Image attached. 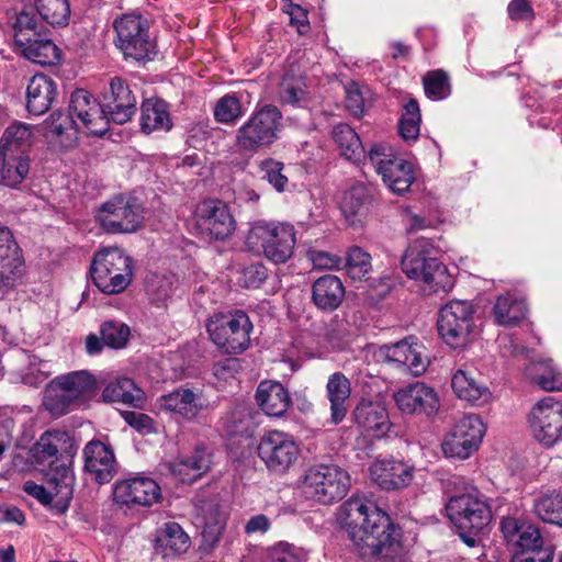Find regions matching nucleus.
I'll return each mask as SVG.
<instances>
[{"mask_svg":"<svg viewBox=\"0 0 562 562\" xmlns=\"http://www.w3.org/2000/svg\"><path fill=\"white\" fill-rule=\"evenodd\" d=\"M338 521L362 558L401 559L403 531L374 503L351 497L339 508Z\"/></svg>","mask_w":562,"mask_h":562,"instance_id":"1","label":"nucleus"},{"mask_svg":"<svg viewBox=\"0 0 562 562\" xmlns=\"http://www.w3.org/2000/svg\"><path fill=\"white\" fill-rule=\"evenodd\" d=\"M447 517L460 539L470 548L491 524L493 514L486 497L477 490L451 495L446 502Z\"/></svg>","mask_w":562,"mask_h":562,"instance_id":"2","label":"nucleus"},{"mask_svg":"<svg viewBox=\"0 0 562 562\" xmlns=\"http://www.w3.org/2000/svg\"><path fill=\"white\" fill-rule=\"evenodd\" d=\"M98 395L97 378L86 370L55 376L47 385L43 404L54 416H63L88 404Z\"/></svg>","mask_w":562,"mask_h":562,"instance_id":"3","label":"nucleus"},{"mask_svg":"<svg viewBox=\"0 0 562 562\" xmlns=\"http://www.w3.org/2000/svg\"><path fill=\"white\" fill-rule=\"evenodd\" d=\"M92 283L104 294H120L133 281V259L119 247L98 250L89 268Z\"/></svg>","mask_w":562,"mask_h":562,"instance_id":"4","label":"nucleus"},{"mask_svg":"<svg viewBox=\"0 0 562 562\" xmlns=\"http://www.w3.org/2000/svg\"><path fill=\"white\" fill-rule=\"evenodd\" d=\"M78 445L74 436L61 429H48L44 431L31 448V454L37 465L47 467V476L68 477L71 474L74 458L77 454Z\"/></svg>","mask_w":562,"mask_h":562,"instance_id":"5","label":"nucleus"},{"mask_svg":"<svg viewBox=\"0 0 562 562\" xmlns=\"http://www.w3.org/2000/svg\"><path fill=\"white\" fill-rule=\"evenodd\" d=\"M205 328L221 352L239 355L250 346L254 325L245 311L233 310L211 315L205 322Z\"/></svg>","mask_w":562,"mask_h":562,"instance_id":"6","label":"nucleus"},{"mask_svg":"<svg viewBox=\"0 0 562 562\" xmlns=\"http://www.w3.org/2000/svg\"><path fill=\"white\" fill-rule=\"evenodd\" d=\"M15 52L41 66H52L59 61L60 50L45 33L37 30L35 14L22 11L13 24Z\"/></svg>","mask_w":562,"mask_h":562,"instance_id":"7","label":"nucleus"},{"mask_svg":"<svg viewBox=\"0 0 562 562\" xmlns=\"http://www.w3.org/2000/svg\"><path fill=\"white\" fill-rule=\"evenodd\" d=\"M246 244L250 249L261 251L269 261L285 263L294 254L295 229L288 223L258 222L250 228Z\"/></svg>","mask_w":562,"mask_h":562,"instance_id":"8","label":"nucleus"},{"mask_svg":"<svg viewBox=\"0 0 562 562\" xmlns=\"http://www.w3.org/2000/svg\"><path fill=\"white\" fill-rule=\"evenodd\" d=\"M401 266L409 279L424 282L432 292H448L453 286L447 267L438 258L430 256L424 240H417L407 247Z\"/></svg>","mask_w":562,"mask_h":562,"instance_id":"9","label":"nucleus"},{"mask_svg":"<svg viewBox=\"0 0 562 562\" xmlns=\"http://www.w3.org/2000/svg\"><path fill=\"white\" fill-rule=\"evenodd\" d=\"M282 113L278 106L266 104L255 110L236 131L235 144L245 153H257L279 138Z\"/></svg>","mask_w":562,"mask_h":562,"instance_id":"10","label":"nucleus"},{"mask_svg":"<svg viewBox=\"0 0 562 562\" xmlns=\"http://www.w3.org/2000/svg\"><path fill=\"white\" fill-rule=\"evenodd\" d=\"M113 27L116 33V46L125 59L146 63L155 58L156 43L149 36L147 19L140 14H123L114 21Z\"/></svg>","mask_w":562,"mask_h":562,"instance_id":"11","label":"nucleus"},{"mask_svg":"<svg viewBox=\"0 0 562 562\" xmlns=\"http://www.w3.org/2000/svg\"><path fill=\"white\" fill-rule=\"evenodd\" d=\"M349 487L348 472L335 464H317L308 468L301 486L305 498L324 505L341 501Z\"/></svg>","mask_w":562,"mask_h":562,"instance_id":"12","label":"nucleus"},{"mask_svg":"<svg viewBox=\"0 0 562 562\" xmlns=\"http://www.w3.org/2000/svg\"><path fill=\"white\" fill-rule=\"evenodd\" d=\"M476 307L471 301L451 300L438 312L437 330L451 348H462L472 340L475 330Z\"/></svg>","mask_w":562,"mask_h":562,"instance_id":"13","label":"nucleus"},{"mask_svg":"<svg viewBox=\"0 0 562 562\" xmlns=\"http://www.w3.org/2000/svg\"><path fill=\"white\" fill-rule=\"evenodd\" d=\"M144 220L143 203L133 195L117 194L103 203L97 221L108 234H130L140 228Z\"/></svg>","mask_w":562,"mask_h":562,"instance_id":"14","label":"nucleus"},{"mask_svg":"<svg viewBox=\"0 0 562 562\" xmlns=\"http://www.w3.org/2000/svg\"><path fill=\"white\" fill-rule=\"evenodd\" d=\"M257 453L269 472L284 474L297 461L300 447L292 435L269 430L260 437Z\"/></svg>","mask_w":562,"mask_h":562,"instance_id":"15","label":"nucleus"},{"mask_svg":"<svg viewBox=\"0 0 562 562\" xmlns=\"http://www.w3.org/2000/svg\"><path fill=\"white\" fill-rule=\"evenodd\" d=\"M368 159L392 192L402 194L409 190L415 180L411 162L387 154L386 148L380 144L370 147Z\"/></svg>","mask_w":562,"mask_h":562,"instance_id":"16","label":"nucleus"},{"mask_svg":"<svg viewBox=\"0 0 562 562\" xmlns=\"http://www.w3.org/2000/svg\"><path fill=\"white\" fill-rule=\"evenodd\" d=\"M484 434L483 420L474 414L465 415L445 438L442 451L448 458L467 459L479 449Z\"/></svg>","mask_w":562,"mask_h":562,"instance_id":"17","label":"nucleus"},{"mask_svg":"<svg viewBox=\"0 0 562 562\" xmlns=\"http://www.w3.org/2000/svg\"><path fill=\"white\" fill-rule=\"evenodd\" d=\"M530 427L537 441L553 446L562 438V403L552 396L539 401L531 411Z\"/></svg>","mask_w":562,"mask_h":562,"instance_id":"18","label":"nucleus"},{"mask_svg":"<svg viewBox=\"0 0 562 562\" xmlns=\"http://www.w3.org/2000/svg\"><path fill=\"white\" fill-rule=\"evenodd\" d=\"M68 109L78 121L81 132L102 137L108 132L106 114L102 104L85 89H76L71 95Z\"/></svg>","mask_w":562,"mask_h":562,"instance_id":"19","label":"nucleus"},{"mask_svg":"<svg viewBox=\"0 0 562 562\" xmlns=\"http://www.w3.org/2000/svg\"><path fill=\"white\" fill-rule=\"evenodd\" d=\"M161 499V490L157 482L147 476H133L116 481L113 485V501L121 506L150 507Z\"/></svg>","mask_w":562,"mask_h":562,"instance_id":"20","label":"nucleus"},{"mask_svg":"<svg viewBox=\"0 0 562 562\" xmlns=\"http://www.w3.org/2000/svg\"><path fill=\"white\" fill-rule=\"evenodd\" d=\"M136 95L132 86L121 77L110 80L108 89L103 92V112L106 114L108 124H125L136 113Z\"/></svg>","mask_w":562,"mask_h":562,"instance_id":"21","label":"nucleus"},{"mask_svg":"<svg viewBox=\"0 0 562 562\" xmlns=\"http://www.w3.org/2000/svg\"><path fill=\"white\" fill-rule=\"evenodd\" d=\"M23 267L24 259L11 229L0 223V297L16 286Z\"/></svg>","mask_w":562,"mask_h":562,"instance_id":"22","label":"nucleus"},{"mask_svg":"<svg viewBox=\"0 0 562 562\" xmlns=\"http://www.w3.org/2000/svg\"><path fill=\"white\" fill-rule=\"evenodd\" d=\"M425 347L414 336L406 337L393 345H384L380 355L384 361L397 369L409 371L413 375H420L426 371L427 362L424 356Z\"/></svg>","mask_w":562,"mask_h":562,"instance_id":"23","label":"nucleus"},{"mask_svg":"<svg viewBox=\"0 0 562 562\" xmlns=\"http://www.w3.org/2000/svg\"><path fill=\"white\" fill-rule=\"evenodd\" d=\"M398 409L404 414L432 416L437 414L440 402L436 391L423 382H415L394 394Z\"/></svg>","mask_w":562,"mask_h":562,"instance_id":"24","label":"nucleus"},{"mask_svg":"<svg viewBox=\"0 0 562 562\" xmlns=\"http://www.w3.org/2000/svg\"><path fill=\"white\" fill-rule=\"evenodd\" d=\"M83 460L85 471L100 485L111 482L117 472L112 447L99 439H92L85 446Z\"/></svg>","mask_w":562,"mask_h":562,"instance_id":"25","label":"nucleus"},{"mask_svg":"<svg viewBox=\"0 0 562 562\" xmlns=\"http://www.w3.org/2000/svg\"><path fill=\"white\" fill-rule=\"evenodd\" d=\"M352 422L366 436L381 438L391 427L387 409L380 401L362 397L351 413Z\"/></svg>","mask_w":562,"mask_h":562,"instance_id":"26","label":"nucleus"},{"mask_svg":"<svg viewBox=\"0 0 562 562\" xmlns=\"http://www.w3.org/2000/svg\"><path fill=\"white\" fill-rule=\"evenodd\" d=\"M160 406L187 420L195 419L209 407V402L201 389L190 387L189 383L180 385L160 397Z\"/></svg>","mask_w":562,"mask_h":562,"instance_id":"27","label":"nucleus"},{"mask_svg":"<svg viewBox=\"0 0 562 562\" xmlns=\"http://www.w3.org/2000/svg\"><path fill=\"white\" fill-rule=\"evenodd\" d=\"M198 225L211 239L225 240L235 231V221L227 205L218 200L202 204L198 213Z\"/></svg>","mask_w":562,"mask_h":562,"instance_id":"28","label":"nucleus"},{"mask_svg":"<svg viewBox=\"0 0 562 562\" xmlns=\"http://www.w3.org/2000/svg\"><path fill=\"white\" fill-rule=\"evenodd\" d=\"M373 482L384 491L406 487L414 477V467L396 459L375 460L370 467Z\"/></svg>","mask_w":562,"mask_h":562,"instance_id":"29","label":"nucleus"},{"mask_svg":"<svg viewBox=\"0 0 562 562\" xmlns=\"http://www.w3.org/2000/svg\"><path fill=\"white\" fill-rule=\"evenodd\" d=\"M372 200L371 191L363 182H356L344 193L340 211L350 226L363 225Z\"/></svg>","mask_w":562,"mask_h":562,"instance_id":"30","label":"nucleus"},{"mask_svg":"<svg viewBox=\"0 0 562 562\" xmlns=\"http://www.w3.org/2000/svg\"><path fill=\"white\" fill-rule=\"evenodd\" d=\"M57 97V83L49 76L34 75L26 87V109L33 115L46 113Z\"/></svg>","mask_w":562,"mask_h":562,"instance_id":"31","label":"nucleus"},{"mask_svg":"<svg viewBox=\"0 0 562 562\" xmlns=\"http://www.w3.org/2000/svg\"><path fill=\"white\" fill-rule=\"evenodd\" d=\"M350 395V380L340 371L331 373L326 383V398L329 402L330 424L339 425L346 418Z\"/></svg>","mask_w":562,"mask_h":562,"instance_id":"32","label":"nucleus"},{"mask_svg":"<svg viewBox=\"0 0 562 562\" xmlns=\"http://www.w3.org/2000/svg\"><path fill=\"white\" fill-rule=\"evenodd\" d=\"M256 401L267 415L273 417L283 416L292 404L289 391L277 381L260 382L256 391Z\"/></svg>","mask_w":562,"mask_h":562,"instance_id":"33","label":"nucleus"},{"mask_svg":"<svg viewBox=\"0 0 562 562\" xmlns=\"http://www.w3.org/2000/svg\"><path fill=\"white\" fill-rule=\"evenodd\" d=\"M345 288L341 280L334 274L317 278L312 284V302L323 312H334L342 303Z\"/></svg>","mask_w":562,"mask_h":562,"instance_id":"34","label":"nucleus"},{"mask_svg":"<svg viewBox=\"0 0 562 562\" xmlns=\"http://www.w3.org/2000/svg\"><path fill=\"white\" fill-rule=\"evenodd\" d=\"M102 401L110 404H122L133 408H142L145 392L130 378L110 381L102 391Z\"/></svg>","mask_w":562,"mask_h":562,"instance_id":"35","label":"nucleus"},{"mask_svg":"<svg viewBox=\"0 0 562 562\" xmlns=\"http://www.w3.org/2000/svg\"><path fill=\"white\" fill-rule=\"evenodd\" d=\"M140 130L145 134L155 131H169L172 126L169 105L159 98L145 99L140 105Z\"/></svg>","mask_w":562,"mask_h":562,"instance_id":"36","label":"nucleus"},{"mask_svg":"<svg viewBox=\"0 0 562 562\" xmlns=\"http://www.w3.org/2000/svg\"><path fill=\"white\" fill-rule=\"evenodd\" d=\"M331 138L337 145L340 155L347 160L359 164L368 158V153L356 133L347 123H338L331 130Z\"/></svg>","mask_w":562,"mask_h":562,"instance_id":"37","label":"nucleus"},{"mask_svg":"<svg viewBox=\"0 0 562 562\" xmlns=\"http://www.w3.org/2000/svg\"><path fill=\"white\" fill-rule=\"evenodd\" d=\"M451 387L454 394L472 404L486 402L491 393L486 386L476 381L473 372L459 369L451 379Z\"/></svg>","mask_w":562,"mask_h":562,"instance_id":"38","label":"nucleus"},{"mask_svg":"<svg viewBox=\"0 0 562 562\" xmlns=\"http://www.w3.org/2000/svg\"><path fill=\"white\" fill-rule=\"evenodd\" d=\"M492 315L499 326H516L526 317L527 304L513 294L499 295L493 306Z\"/></svg>","mask_w":562,"mask_h":562,"instance_id":"39","label":"nucleus"},{"mask_svg":"<svg viewBox=\"0 0 562 562\" xmlns=\"http://www.w3.org/2000/svg\"><path fill=\"white\" fill-rule=\"evenodd\" d=\"M30 170L29 156H20L0 149V179L8 187L19 186Z\"/></svg>","mask_w":562,"mask_h":562,"instance_id":"40","label":"nucleus"},{"mask_svg":"<svg viewBox=\"0 0 562 562\" xmlns=\"http://www.w3.org/2000/svg\"><path fill=\"white\" fill-rule=\"evenodd\" d=\"M31 145L32 131L24 123H15L7 127L0 139V149L12 151L20 156H27Z\"/></svg>","mask_w":562,"mask_h":562,"instance_id":"41","label":"nucleus"},{"mask_svg":"<svg viewBox=\"0 0 562 562\" xmlns=\"http://www.w3.org/2000/svg\"><path fill=\"white\" fill-rule=\"evenodd\" d=\"M212 464V453L204 445H198L190 456L182 458L179 462L173 464V472L182 475L187 470L193 471L192 477L189 481H195L205 474Z\"/></svg>","mask_w":562,"mask_h":562,"instance_id":"42","label":"nucleus"},{"mask_svg":"<svg viewBox=\"0 0 562 562\" xmlns=\"http://www.w3.org/2000/svg\"><path fill=\"white\" fill-rule=\"evenodd\" d=\"M244 114L245 109L236 92H229L221 97L213 110L214 120L226 125H235Z\"/></svg>","mask_w":562,"mask_h":562,"instance_id":"43","label":"nucleus"},{"mask_svg":"<svg viewBox=\"0 0 562 562\" xmlns=\"http://www.w3.org/2000/svg\"><path fill=\"white\" fill-rule=\"evenodd\" d=\"M40 16L53 26L67 25L70 18L68 0H34Z\"/></svg>","mask_w":562,"mask_h":562,"instance_id":"44","label":"nucleus"},{"mask_svg":"<svg viewBox=\"0 0 562 562\" xmlns=\"http://www.w3.org/2000/svg\"><path fill=\"white\" fill-rule=\"evenodd\" d=\"M156 542L172 553L180 554L188 550L190 538L178 522L169 521L159 530Z\"/></svg>","mask_w":562,"mask_h":562,"instance_id":"45","label":"nucleus"},{"mask_svg":"<svg viewBox=\"0 0 562 562\" xmlns=\"http://www.w3.org/2000/svg\"><path fill=\"white\" fill-rule=\"evenodd\" d=\"M425 94L435 101L447 99L452 91L450 77L443 69L427 71L423 77Z\"/></svg>","mask_w":562,"mask_h":562,"instance_id":"46","label":"nucleus"},{"mask_svg":"<svg viewBox=\"0 0 562 562\" xmlns=\"http://www.w3.org/2000/svg\"><path fill=\"white\" fill-rule=\"evenodd\" d=\"M285 165L274 158L268 157L258 165V172L277 192H284L289 184V178L284 172Z\"/></svg>","mask_w":562,"mask_h":562,"instance_id":"47","label":"nucleus"},{"mask_svg":"<svg viewBox=\"0 0 562 562\" xmlns=\"http://www.w3.org/2000/svg\"><path fill=\"white\" fill-rule=\"evenodd\" d=\"M535 512L542 521L562 527V495H543L535 502Z\"/></svg>","mask_w":562,"mask_h":562,"instance_id":"48","label":"nucleus"},{"mask_svg":"<svg viewBox=\"0 0 562 562\" xmlns=\"http://www.w3.org/2000/svg\"><path fill=\"white\" fill-rule=\"evenodd\" d=\"M371 268L370 254L358 246H352L348 249L346 256V271L352 280L362 281L367 279Z\"/></svg>","mask_w":562,"mask_h":562,"instance_id":"49","label":"nucleus"},{"mask_svg":"<svg viewBox=\"0 0 562 562\" xmlns=\"http://www.w3.org/2000/svg\"><path fill=\"white\" fill-rule=\"evenodd\" d=\"M68 477L56 476L50 477L49 482L55 485L56 493L53 496V502L48 506L55 515H64L69 506L72 498V482L74 473L67 474Z\"/></svg>","mask_w":562,"mask_h":562,"instance_id":"50","label":"nucleus"},{"mask_svg":"<svg viewBox=\"0 0 562 562\" xmlns=\"http://www.w3.org/2000/svg\"><path fill=\"white\" fill-rule=\"evenodd\" d=\"M100 335L106 347L111 349L124 348L131 336L130 326L119 321H105L100 326Z\"/></svg>","mask_w":562,"mask_h":562,"instance_id":"51","label":"nucleus"},{"mask_svg":"<svg viewBox=\"0 0 562 562\" xmlns=\"http://www.w3.org/2000/svg\"><path fill=\"white\" fill-rule=\"evenodd\" d=\"M45 128L55 136H61L68 132H72L74 134L81 132L78 121L72 117L69 110L68 112L61 110L54 111L45 121Z\"/></svg>","mask_w":562,"mask_h":562,"instance_id":"52","label":"nucleus"},{"mask_svg":"<svg viewBox=\"0 0 562 562\" xmlns=\"http://www.w3.org/2000/svg\"><path fill=\"white\" fill-rule=\"evenodd\" d=\"M533 551L540 552V550H553L551 544H546L544 540L541 536L540 530L532 526L528 525L522 528L520 535H518L517 540L513 543V551Z\"/></svg>","mask_w":562,"mask_h":562,"instance_id":"53","label":"nucleus"},{"mask_svg":"<svg viewBox=\"0 0 562 562\" xmlns=\"http://www.w3.org/2000/svg\"><path fill=\"white\" fill-rule=\"evenodd\" d=\"M281 10L289 15L290 25L296 29L299 35H306L311 31L308 11L292 0H282Z\"/></svg>","mask_w":562,"mask_h":562,"instance_id":"54","label":"nucleus"},{"mask_svg":"<svg viewBox=\"0 0 562 562\" xmlns=\"http://www.w3.org/2000/svg\"><path fill=\"white\" fill-rule=\"evenodd\" d=\"M305 90L300 80L284 76L280 85L279 99L282 104L297 106L305 98Z\"/></svg>","mask_w":562,"mask_h":562,"instance_id":"55","label":"nucleus"},{"mask_svg":"<svg viewBox=\"0 0 562 562\" xmlns=\"http://www.w3.org/2000/svg\"><path fill=\"white\" fill-rule=\"evenodd\" d=\"M268 277V268L262 262H254L243 269L240 284L246 289H259Z\"/></svg>","mask_w":562,"mask_h":562,"instance_id":"56","label":"nucleus"},{"mask_svg":"<svg viewBox=\"0 0 562 562\" xmlns=\"http://www.w3.org/2000/svg\"><path fill=\"white\" fill-rule=\"evenodd\" d=\"M533 383L547 392L562 391V372L548 366L542 373L533 376Z\"/></svg>","mask_w":562,"mask_h":562,"instance_id":"57","label":"nucleus"},{"mask_svg":"<svg viewBox=\"0 0 562 562\" xmlns=\"http://www.w3.org/2000/svg\"><path fill=\"white\" fill-rule=\"evenodd\" d=\"M241 370L240 359L229 357L213 364L212 372L217 380L229 381Z\"/></svg>","mask_w":562,"mask_h":562,"instance_id":"58","label":"nucleus"},{"mask_svg":"<svg viewBox=\"0 0 562 562\" xmlns=\"http://www.w3.org/2000/svg\"><path fill=\"white\" fill-rule=\"evenodd\" d=\"M302 550L288 542L277 543L271 551V562H301Z\"/></svg>","mask_w":562,"mask_h":562,"instance_id":"59","label":"nucleus"},{"mask_svg":"<svg viewBox=\"0 0 562 562\" xmlns=\"http://www.w3.org/2000/svg\"><path fill=\"white\" fill-rule=\"evenodd\" d=\"M346 109L355 116L362 117L364 113V99L356 82H351L346 87Z\"/></svg>","mask_w":562,"mask_h":562,"instance_id":"60","label":"nucleus"},{"mask_svg":"<svg viewBox=\"0 0 562 562\" xmlns=\"http://www.w3.org/2000/svg\"><path fill=\"white\" fill-rule=\"evenodd\" d=\"M124 422L142 434H150L154 430L153 418L144 413L125 411L122 412Z\"/></svg>","mask_w":562,"mask_h":562,"instance_id":"61","label":"nucleus"},{"mask_svg":"<svg viewBox=\"0 0 562 562\" xmlns=\"http://www.w3.org/2000/svg\"><path fill=\"white\" fill-rule=\"evenodd\" d=\"M507 14L513 21H527L535 18V10L529 0H510Z\"/></svg>","mask_w":562,"mask_h":562,"instance_id":"62","label":"nucleus"},{"mask_svg":"<svg viewBox=\"0 0 562 562\" xmlns=\"http://www.w3.org/2000/svg\"><path fill=\"white\" fill-rule=\"evenodd\" d=\"M528 525L513 517H505L501 520V531L508 544H513L518 535L521 533L522 528Z\"/></svg>","mask_w":562,"mask_h":562,"instance_id":"63","label":"nucleus"},{"mask_svg":"<svg viewBox=\"0 0 562 562\" xmlns=\"http://www.w3.org/2000/svg\"><path fill=\"white\" fill-rule=\"evenodd\" d=\"M554 550L513 551L510 562H552Z\"/></svg>","mask_w":562,"mask_h":562,"instance_id":"64","label":"nucleus"}]
</instances>
